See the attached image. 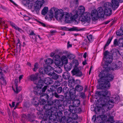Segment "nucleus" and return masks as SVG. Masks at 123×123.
<instances>
[{
    "label": "nucleus",
    "instance_id": "f257e3e1",
    "mask_svg": "<svg viewBox=\"0 0 123 123\" xmlns=\"http://www.w3.org/2000/svg\"><path fill=\"white\" fill-rule=\"evenodd\" d=\"M96 96L99 97L98 100V103L100 107H103L104 106L107 107L108 109L110 108H112L114 103V100L113 99H109V96L110 92L107 90L102 91L101 92L97 91L96 92Z\"/></svg>",
    "mask_w": 123,
    "mask_h": 123
},
{
    "label": "nucleus",
    "instance_id": "f03ea898",
    "mask_svg": "<svg viewBox=\"0 0 123 123\" xmlns=\"http://www.w3.org/2000/svg\"><path fill=\"white\" fill-rule=\"evenodd\" d=\"M98 76L100 78L97 80L99 85L97 88L100 90L109 89L110 86V81L113 80L114 78L112 74L105 71L101 72Z\"/></svg>",
    "mask_w": 123,
    "mask_h": 123
},
{
    "label": "nucleus",
    "instance_id": "7ed1b4c3",
    "mask_svg": "<svg viewBox=\"0 0 123 123\" xmlns=\"http://www.w3.org/2000/svg\"><path fill=\"white\" fill-rule=\"evenodd\" d=\"M102 10L101 8L99 7L97 9V11L95 10H92L91 14L88 12L84 13L83 15L80 17V20L81 21L84 22V24L87 23H88L87 24H88L90 21V16L93 20H97L99 17H103V12H102Z\"/></svg>",
    "mask_w": 123,
    "mask_h": 123
},
{
    "label": "nucleus",
    "instance_id": "20e7f679",
    "mask_svg": "<svg viewBox=\"0 0 123 123\" xmlns=\"http://www.w3.org/2000/svg\"><path fill=\"white\" fill-rule=\"evenodd\" d=\"M75 65L74 69L71 71L73 75H75L76 76L80 77L82 76V72L80 71L79 68L77 67L79 65L78 61L75 60Z\"/></svg>",
    "mask_w": 123,
    "mask_h": 123
},
{
    "label": "nucleus",
    "instance_id": "39448f33",
    "mask_svg": "<svg viewBox=\"0 0 123 123\" xmlns=\"http://www.w3.org/2000/svg\"><path fill=\"white\" fill-rule=\"evenodd\" d=\"M104 56L103 60L107 63H110L112 61L113 56L111 53L107 51H106L104 53Z\"/></svg>",
    "mask_w": 123,
    "mask_h": 123
},
{
    "label": "nucleus",
    "instance_id": "423d86ee",
    "mask_svg": "<svg viewBox=\"0 0 123 123\" xmlns=\"http://www.w3.org/2000/svg\"><path fill=\"white\" fill-rule=\"evenodd\" d=\"M44 2V0H37L34 5V11L38 12Z\"/></svg>",
    "mask_w": 123,
    "mask_h": 123
},
{
    "label": "nucleus",
    "instance_id": "0eeeda50",
    "mask_svg": "<svg viewBox=\"0 0 123 123\" xmlns=\"http://www.w3.org/2000/svg\"><path fill=\"white\" fill-rule=\"evenodd\" d=\"M64 15L63 11L62 9L60 10L56 8L55 11V17L57 20H61Z\"/></svg>",
    "mask_w": 123,
    "mask_h": 123
},
{
    "label": "nucleus",
    "instance_id": "6e6552de",
    "mask_svg": "<svg viewBox=\"0 0 123 123\" xmlns=\"http://www.w3.org/2000/svg\"><path fill=\"white\" fill-rule=\"evenodd\" d=\"M122 66V63L121 62L118 61L113 62L112 65V70H116L119 69Z\"/></svg>",
    "mask_w": 123,
    "mask_h": 123
},
{
    "label": "nucleus",
    "instance_id": "1a4fd4ad",
    "mask_svg": "<svg viewBox=\"0 0 123 123\" xmlns=\"http://www.w3.org/2000/svg\"><path fill=\"white\" fill-rule=\"evenodd\" d=\"M99 8H101L102 10V12H103V17L104 14L108 16H110L112 13V10L111 8L103 9L102 7H100Z\"/></svg>",
    "mask_w": 123,
    "mask_h": 123
},
{
    "label": "nucleus",
    "instance_id": "9d476101",
    "mask_svg": "<svg viewBox=\"0 0 123 123\" xmlns=\"http://www.w3.org/2000/svg\"><path fill=\"white\" fill-rule=\"evenodd\" d=\"M119 2L117 0H112L111 6L113 10H115L119 6Z\"/></svg>",
    "mask_w": 123,
    "mask_h": 123
},
{
    "label": "nucleus",
    "instance_id": "9b49d317",
    "mask_svg": "<svg viewBox=\"0 0 123 123\" xmlns=\"http://www.w3.org/2000/svg\"><path fill=\"white\" fill-rule=\"evenodd\" d=\"M56 67L54 68V71L56 73L60 74L62 72V69L61 68L62 67V63H60V65H55Z\"/></svg>",
    "mask_w": 123,
    "mask_h": 123
},
{
    "label": "nucleus",
    "instance_id": "f8f14e48",
    "mask_svg": "<svg viewBox=\"0 0 123 123\" xmlns=\"http://www.w3.org/2000/svg\"><path fill=\"white\" fill-rule=\"evenodd\" d=\"M53 59L55 61V65H60V63H62L61 61V58L60 56L58 55H55Z\"/></svg>",
    "mask_w": 123,
    "mask_h": 123
},
{
    "label": "nucleus",
    "instance_id": "ddd939ff",
    "mask_svg": "<svg viewBox=\"0 0 123 123\" xmlns=\"http://www.w3.org/2000/svg\"><path fill=\"white\" fill-rule=\"evenodd\" d=\"M45 74H47L49 76L54 72L53 68L50 66H48L45 68Z\"/></svg>",
    "mask_w": 123,
    "mask_h": 123
},
{
    "label": "nucleus",
    "instance_id": "4468645a",
    "mask_svg": "<svg viewBox=\"0 0 123 123\" xmlns=\"http://www.w3.org/2000/svg\"><path fill=\"white\" fill-rule=\"evenodd\" d=\"M56 8H52L50 10L49 12L48 13V15H47L45 17V18L47 19L49 17L51 18H53V13L54 12H55Z\"/></svg>",
    "mask_w": 123,
    "mask_h": 123
},
{
    "label": "nucleus",
    "instance_id": "2eb2a0df",
    "mask_svg": "<svg viewBox=\"0 0 123 123\" xmlns=\"http://www.w3.org/2000/svg\"><path fill=\"white\" fill-rule=\"evenodd\" d=\"M49 96L48 94L45 93H43L40 96V99L43 102H45L47 100Z\"/></svg>",
    "mask_w": 123,
    "mask_h": 123
},
{
    "label": "nucleus",
    "instance_id": "dca6fc26",
    "mask_svg": "<svg viewBox=\"0 0 123 123\" xmlns=\"http://www.w3.org/2000/svg\"><path fill=\"white\" fill-rule=\"evenodd\" d=\"M71 99L73 101L72 104L75 107H78L80 105V100L77 99H74L73 98V99L72 98H71Z\"/></svg>",
    "mask_w": 123,
    "mask_h": 123
},
{
    "label": "nucleus",
    "instance_id": "f3484780",
    "mask_svg": "<svg viewBox=\"0 0 123 123\" xmlns=\"http://www.w3.org/2000/svg\"><path fill=\"white\" fill-rule=\"evenodd\" d=\"M87 38L89 42L87 41L86 39H85L84 41L86 42L85 44L87 45H88L89 44V42H92L93 41V38L92 37V35H90L87 36L86 37Z\"/></svg>",
    "mask_w": 123,
    "mask_h": 123
},
{
    "label": "nucleus",
    "instance_id": "a211bd4d",
    "mask_svg": "<svg viewBox=\"0 0 123 123\" xmlns=\"http://www.w3.org/2000/svg\"><path fill=\"white\" fill-rule=\"evenodd\" d=\"M35 117V116L34 114H27V119L30 122H32L35 121V120L33 119Z\"/></svg>",
    "mask_w": 123,
    "mask_h": 123
},
{
    "label": "nucleus",
    "instance_id": "6ab92c4d",
    "mask_svg": "<svg viewBox=\"0 0 123 123\" xmlns=\"http://www.w3.org/2000/svg\"><path fill=\"white\" fill-rule=\"evenodd\" d=\"M43 80L41 79L39 80L37 82H34V84H36L37 87L41 89L43 85Z\"/></svg>",
    "mask_w": 123,
    "mask_h": 123
},
{
    "label": "nucleus",
    "instance_id": "aec40b11",
    "mask_svg": "<svg viewBox=\"0 0 123 123\" xmlns=\"http://www.w3.org/2000/svg\"><path fill=\"white\" fill-rule=\"evenodd\" d=\"M44 82L45 84L48 85L52 84L53 82V81L51 78L48 77L45 78Z\"/></svg>",
    "mask_w": 123,
    "mask_h": 123
},
{
    "label": "nucleus",
    "instance_id": "412c9836",
    "mask_svg": "<svg viewBox=\"0 0 123 123\" xmlns=\"http://www.w3.org/2000/svg\"><path fill=\"white\" fill-rule=\"evenodd\" d=\"M49 110V112L48 113V115H50L52 114L53 112L55 113H56L57 112V109L56 107L55 106H52L50 110Z\"/></svg>",
    "mask_w": 123,
    "mask_h": 123
},
{
    "label": "nucleus",
    "instance_id": "4be33fe9",
    "mask_svg": "<svg viewBox=\"0 0 123 123\" xmlns=\"http://www.w3.org/2000/svg\"><path fill=\"white\" fill-rule=\"evenodd\" d=\"M52 106V104H46L44 106V108L46 110V112L48 113L49 112V110L51 108Z\"/></svg>",
    "mask_w": 123,
    "mask_h": 123
},
{
    "label": "nucleus",
    "instance_id": "5701e85b",
    "mask_svg": "<svg viewBox=\"0 0 123 123\" xmlns=\"http://www.w3.org/2000/svg\"><path fill=\"white\" fill-rule=\"evenodd\" d=\"M61 61L62 63V65H63V63L66 64L68 63L67 57L64 55L62 56L61 58Z\"/></svg>",
    "mask_w": 123,
    "mask_h": 123
},
{
    "label": "nucleus",
    "instance_id": "b1692460",
    "mask_svg": "<svg viewBox=\"0 0 123 123\" xmlns=\"http://www.w3.org/2000/svg\"><path fill=\"white\" fill-rule=\"evenodd\" d=\"M38 78V75L36 74H32L30 76V79L31 81H34V83L36 82L35 81L37 80Z\"/></svg>",
    "mask_w": 123,
    "mask_h": 123
},
{
    "label": "nucleus",
    "instance_id": "393cba45",
    "mask_svg": "<svg viewBox=\"0 0 123 123\" xmlns=\"http://www.w3.org/2000/svg\"><path fill=\"white\" fill-rule=\"evenodd\" d=\"M85 8L83 6H80L78 10V12H79L80 14L82 15V16L83 15L82 14L85 11Z\"/></svg>",
    "mask_w": 123,
    "mask_h": 123
},
{
    "label": "nucleus",
    "instance_id": "a878e982",
    "mask_svg": "<svg viewBox=\"0 0 123 123\" xmlns=\"http://www.w3.org/2000/svg\"><path fill=\"white\" fill-rule=\"evenodd\" d=\"M75 89H71L69 91V93L71 97V98H72V97L73 96V98H75V93L76 92V91Z\"/></svg>",
    "mask_w": 123,
    "mask_h": 123
},
{
    "label": "nucleus",
    "instance_id": "bb28decb",
    "mask_svg": "<svg viewBox=\"0 0 123 123\" xmlns=\"http://www.w3.org/2000/svg\"><path fill=\"white\" fill-rule=\"evenodd\" d=\"M53 79L57 80L59 78V75L53 72L49 76Z\"/></svg>",
    "mask_w": 123,
    "mask_h": 123
},
{
    "label": "nucleus",
    "instance_id": "cd10ccee",
    "mask_svg": "<svg viewBox=\"0 0 123 123\" xmlns=\"http://www.w3.org/2000/svg\"><path fill=\"white\" fill-rule=\"evenodd\" d=\"M49 116V120H51L52 121H55L57 119V117L56 115L55 114H50Z\"/></svg>",
    "mask_w": 123,
    "mask_h": 123
},
{
    "label": "nucleus",
    "instance_id": "c85d7f7f",
    "mask_svg": "<svg viewBox=\"0 0 123 123\" xmlns=\"http://www.w3.org/2000/svg\"><path fill=\"white\" fill-rule=\"evenodd\" d=\"M8 68L7 67H5L4 68H3V69H1L0 68V74L2 75L3 74V73L2 71H3L4 73H6L9 72L8 70Z\"/></svg>",
    "mask_w": 123,
    "mask_h": 123
},
{
    "label": "nucleus",
    "instance_id": "c756f323",
    "mask_svg": "<svg viewBox=\"0 0 123 123\" xmlns=\"http://www.w3.org/2000/svg\"><path fill=\"white\" fill-rule=\"evenodd\" d=\"M75 90L79 92L82 91L83 89V86L80 85H76L75 87Z\"/></svg>",
    "mask_w": 123,
    "mask_h": 123
},
{
    "label": "nucleus",
    "instance_id": "7c9ffc66",
    "mask_svg": "<svg viewBox=\"0 0 123 123\" xmlns=\"http://www.w3.org/2000/svg\"><path fill=\"white\" fill-rule=\"evenodd\" d=\"M70 74L68 72H65L62 75L63 78L65 80L68 79L70 77Z\"/></svg>",
    "mask_w": 123,
    "mask_h": 123
},
{
    "label": "nucleus",
    "instance_id": "2f4dec72",
    "mask_svg": "<svg viewBox=\"0 0 123 123\" xmlns=\"http://www.w3.org/2000/svg\"><path fill=\"white\" fill-rule=\"evenodd\" d=\"M111 8V3L106 2L104 5L103 9Z\"/></svg>",
    "mask_w": 123,
    "mask_h": 123
},
{
    "label": "nucleus",
    "instance_id": "473e14b6",
    "mask_svg": "<svg viewBox=\"0 0 123 123\" xmlns=\"http://www.w3.org/2000/svg\"><path fill=\"white\" fill-rule=\"evenodd\" d=\"M103 67L105 68V69L101 71V72H103L105 71L106 72H108L111 69L110 68L108 67V64H106V63L104 65Z\"/></svg>",
    "mask_w": 123,
    "mask_h": 123
},
{
    "label": "nucleus",
    "instance_id": "72a5a7b5",
    "mask_svg": "<svg viewBox=\"0 0 123 123\" xmlns=\"http://www.w3.org/2000/svg\"><path fill=\"white\" fill-rule=\"evenodd\" d=\"M37 89L34 90V93L37 95H40L41 96L43 93H42V92H41V90L39 89V88L37 87Z\"/></svg>",
    "mask_w": 123,
    "mask_h": 123
},
{
    "label": "nucleus",
    "instance_id": "f704fd0d",
    "mask_svg": "<svg viewBox=\"0 0 123 123\" xmlns=\"http://www.w3.org/2000/svg\"><path fill=\"white\" fill-rule=\"evenodd\" d=\"M66 117L65 116L62 117L61 118H58L57 121L60 123H64L66 121Z\"/></svg>",
    "mask_w": 123,
    "mask_h": 123
},
{
    "label": "nucleus",
    "instance_id": "c9c22d12",
    "mask_svg": "<svg viewBox=\"0 0 123 123\" xmlns=\"http://www.w3.org/2000/svg\"><path fill=\"white\" fill-rule=\"evenodd\" d=\"M74 106L73 105H70L69 106V110L71 112L73 113H75V110L74 109Z\"/></svg>",
    "mask_w": 123,
    "mask_h": 123
},
{
    "label": "nucleus",
    "instance_id": "e433bc0d",
    "mask_svg": "<svg viewBox=\"0 0 123 123\" xmlns=\"http://www.w3.org/2000/svg\"><path fill=\"white\" fill-rule=\"evenodd\" d=\"M48 11V8L45 7L43 8L42 11V14L43 15H45Z\"/></svg>",
    "mask_w": 123,
    "mask_h": 123
},
{
    "label": "nucleus",
    "instance_id": "4c0bfd02",
    "mask_svg": "<svg viewBox=\"0 0 123 123\" xmlns=\"http://www.w3.org/2000/svg\"><path fill=\"white\" fill-rule=\"evenodd\" d=\"M0 79L1 80L0 82L1 85H6V81L4 77L2 76L0 78Z\"/></svg>",
    "mask_w": 123,
    "mask_h": 123
},
{
    "label": "nucleus",
    "instance_id": "58836bf2",
    "mask_svg": "<svg viewBox=\"0 0 123 123\" xmlns=\"http://www.w3.org/2000/svg\"><path fill=\"white\" fill-rule=\"evenodd\" d=\"M116 34L117 36H120L123 35V30L121 29H119L117 31Z\"/></svg>",
    "mask_w": 123,
    "mask_h": 123
},
{
    "label": "nucleus",
    "instance_id": "ea45409f",
    "mask_svg": "<svg viewBox=\"0 0 123 123\" xmlns=\"http://www.w3.org/2000/svg\"><path fill=\"white\" fill-rule=\"evenodd\" d=\"M113 37H112L108 39V41H107L106 43L105 44V46L104 47V50H105V48L106 46H107L109 45V44L111 43V40L113 38Z\"/></svg>",
    "mask_w": 123,
    "mask_h": 123
},
{
    "label": "nucleus",
    "instance_id": "a19ab883",
    "mask_svg": "<svg viewBox=\"0 0 123 123\" xmlns=\"http://www.w3.org/2000/svg\"><path fill=\"white\" fill-rule=\"evenodd\" d=\"M12 88L14 91L17 93H18L21 90V87L20 86L18 87V86H15L16 90H15L13 88V86H12Z\"/></svg>",
    "mask_w": 123,
    "mask_h": 123
},
{
    "label": "nucleus",
    "instance_id": "79ce46f5",
    "mask_svg": "<svg viewBox=\"0 0 123 123\" xmlns=\"http://www.w3.org/2000/svg\"><path fill=\"white\" fill-rule=\"evenodd\" d=\"M69 90L68 88L67 87H64L62 89V92L66 94H67L69 92Z\"/></svg>",
    "mask_w": 123,
    "mask_h": 123
},
{
    "label": "nucleus",
    "instance_id": "37998d69",
    "mask_svg": "<svg viewBox=\"0 0 123 123\" xmlns=\"http://www.w3.org/2000/svg\"><path fill=\"white\" fill-rule=\"evenodd\" d=\"M46 64L48 65H50L52 64L53 62L52 60L50 58H48L45 61Z\"/></svg>",
    "mask_w": 123,
    "mask_h": 123
},
{
    "label": "nucleus",
    "instance_id": "c03bdc74",
    "mask_svg": "<svg viewBox=\"0 0 123 123\" xmlns=\"http://www.w3.org/2000/svg\"><path fill=\"white\" fill-rule=\"evenodd\" d=\"M64 115L67 116L68 117L71 114V112L68 109H66L64 111Z\"/></svg>",
    "mask_w": 123,
    "mask_h": 123
},
{
    "label": "nucleus",
    "instance_id": "a18cd8bd",
    "mask_svg": "<svg viewBox=\"0 0 123 123\" xmlns=\"http://www.w3.org/2000/svg\"><path fill=\"white\" fill-rule=\"evenodd\" d=\"M71 103V101L68 100H65L63 102V105L65 106H67Z\"/></svg>",
    "mask_w": 123,
    "mask_h": 123
},
{
    "label": "nucleus",
    "instance_id": "49530a36",
    "mask_svg": "<svg viewBox=\"0 0 123 123\" xmlns=\"http://www.w3.org/2000/svg\"><path fill=\"white\" fill-rule=\"evenodd\" d=\"M39 68V64L37 63L36 62L35 63L34 68L32 69V70L33 71L36 72Z\"/></svg>",
    "mask_w": 123,
    "mask_h": 123
},
{
    "label": "nucleus",
    "instance_id": "de8ad7c7",
    "mask_svg": "<svg viewBox=\"0 0 123 123\" xmlns=\"http://www.w3.org/2000/svg\"><path fill=\"white\" fill-rule=\"evenodd\" d=\"M81 30V29H78L77 27H73L69 29V31H80Z\"/></svg>",
    "mask_w": 123,
    "mask_h": 123
},
{
    "label": "nucleus",
    "instance_id": "09e8293b",
    "mask_svg": "<svg viewBox=\"0 0 123 123\" xmlns=\"http://www.w3.org/2000/svg\"><path fill=\"white\" fill-rule=\"evenodd\" d=\"M49 93L51 95L52 94V96H53L54 95V96L57 98H60V95L59 96L58 93L56 92H55L54 93L53 92H49Z\"/></svg>",
    "mask_w": 123,
    "mask_h": 123
},
{
    "label": "nucleus",
    "instance_id": "8fccbe9b",
    "mask_svg": "<svg viewBox=\"0 0 123 123\" xmlns=\"http://www.w3.org/2000/svg\"><path fill=\"white\" fill-rule=\"evenodd\" d=\"M73 82H74V83L75 85H80V84L81 82L79 80H74L73 79Z\"/></svg>",
    "mask_w": 123,
    "mask_h": 123
},
{
    "label": "nucleus",
    "instance_id": "3c124183",
    "mask_svg": "<svg viewBox=\"0 0 123 123\" xmlns=\"http://www.w3.org/2000/svg\"><path fill=\"white\" fill-rule=\"evenodd\" d=\"M114 50L116 53H118L121 55H123V50H120L119 51L117 49H114Z\"/></svg>",
    "mask_w": 123,
    "mask_h": 123
},
{
    "label": "nucleus",
    "instance_id": "603ef678",
    "mask_svg": "<svg viewBox=\"0 0 123 123\" xmlns=\"http://www.w3.org/2000/svg\"><path fill=\"white\" fill-rule=\"evenodd\" d=\"M71 117L74 120H76L78 118V115L76 114L73 113Z\"/></svg>",
    "mask_w": 123,
    "mask_h": 123
},
{
    "label": "nucleus",
    "instance_id": "864d4df0",
    "mask_svg": "<svg viewBox=\"0 0 123 123\" xmlns=\"http://www.w3.org/2000/svg\"><path fill=\"white\" fill-rule=\"evenodd\" d=\"M103 115L98 116L97 117L95 118L94 122H95V120H97L98 121H99L100 119L99 118H100L101 120H102V117H103Z\"/></svg>",
    "mask_w": 123,
    "mask_h": 123
},
{
    "label": "nucleus",
    "instance_id": "5fc2aeb1",
    "mask_svg": "<svg viewBox=\"0 0 123 123\" xmlns=\"http://www.w3.org/2000/svg\"><path fill=\"white\" fill-rule=\"evenodd\" d=\"M62 92V87H59L57 89V92L58 93H60Z\"/></svg>",
    "mask_w": 123,
    "mask_h": 123
},
{
    "label": "nucleus",
    "instance_id": "6e6d98bb",
    "mask_svg": "<svg viewBox=\"0 0 123 123\" xmlns=\"http://www.w3.org/2000/svg\"><path fill=\"white\" fill-rule=\"evenodd\" d=\"M15 69L16 71H18V72H20V66L18 64H16L15 66Z\"/></svg>",
    "mask_w": 123,
    "mask_h": 123
},
{
    "label": "nucleus",
    "instance_id": "4d7b16f0",
    "mask_svg": "<svg viewBox=\"0 0 123 123\" xmlns=\"http://www.w3.org/2000/svg\"><path fill=\"white\" fill-rule=\"evenodd\" d=\"M39 72L40 73L43 74H45V68H41L39 69Z\"/></svg>",
    "mask_w": 123,
    "mask_h": 123
},
{
    "label": "nucleus",
    "instance_id": "13d9d810",
    "mask_svg": "<svg viewBox=\"0 0 123 123\" xmlns=\"http://www.w3.org/2000/svg\"><path fill=\"white\" fill-rule=\"evenodd\" d=\"M114 44L115 46H117L118 45H120V43H119V40L118 41L117 40V39H115L114 42Z\"/></svg>",
    "mask_w": 123,
    "mask_h": 123
},
{
    "label": "nucleus",
    "instance_id": "bf43d9fd",
    "mask_svg": "<svg viewBox=\"0 0 123 123\" xmlns=\"http://www.w3.org/2000/svg\"><path fill=\"white\" fill-rule=\"evenodd\" d=\"M80 96L83 99L85 98V95L84 92H81L80 93Z\"/></svg>",
    "mask_w": 123,
    "mask_h": 123
},
{
    "label": "nucleus",
    "instance_id": "052dcab7",
    "mask_svg": "<svg viewBox=\"0 0 123 123\" xmlns=\"http://www.w3.org/2000/svg\"><path fill=\"white\" fill-rule=\"evenodd\" d=\"M67 57L69 59H73L74 57V55L71 54L68 55Z\"/></svg>",
    "mask_w": 123,
    "mask_h": 123
},
{
    "label": "nucleus",
    "instance_id": "680f3d73",
    "mask_svg": "<svg viewBox=\"0 0 123 123\" xmlns=\"http://www.w3.org/2000/svg\"><path fill=\"white\" fill-rule=\"evenodd\" d=\"M119 42L120 43V46L123 47V38H122L119 40Z\"/></svg>",
    "mask_w": 123,
    "mask_h": 123
},
{
    "label": "nucleus",
    "instance_id": "e2e57ef3",
    "mask_svg": "<svg viewBox=\"0 0 123 123\" xmlns=\"http://www.w3.org/2000/svg\"><path fill=\"white\" fill-rule=\"evenodd\" d=\"M73 119L72 118L70 117H69L67 121V123H73Z\"/></svg>",
    "mask_w": 123,
    "mask_h": 123
},
{
    "label": "nucleus",
    "instance_id": "0e129e2a",
    "mask_svg": "<svg viewBox=\"0 0 123 123\" xmlns=\"http://www.w3.org/2000/svg\"><path fill=\"white\" fill-rule=\"evenodd\" d=\"M57 116L59 117L58 118H60L62 116V113L61 111H60L57 112Z\"/></svg>",
    "mask_w": 123,
    "mask_h": 123
},
{
    "label": "nucleus",
    "instance_id": "69168bd1",
    "mask_svg": "<svg viewBox=\"0 0 123 123\" xmlns=\"http://www.w3.org/2000/svg\"><path fill=\"white\" fill-rule=\"evenodd\" d=\"M77 15H75L73 16L72 17H70V18H71V19L72 20H75L76 19L77 17Z\"/></svg>",
    "mask_w": 123,
    "mask_h": 123
},
{
    "label": "nucleus",
    "instance_id": "338daca9",
    "mask_svg": "<svg viewBox=\"0 0 123 123\" xmlns=\"http://www.w3.org/2000/svg\"><path fill=\"white\" fill-rule=\"evenodd\" d=\"M29 35H31V36H34L35 37V38L36 40L37 36L34 33V32L33 31H31V32L29 34Z\"/></svg>",
    "mask_w": 123,
    "mask_h": 123
},
{
    "label": "nucleus",
    "instance_id": "774afa93",
    "mask_svg": "<svg viewBox=\"0 0 123 123\" xmlns=\"http://www.w3.org/2000/svg\"><path fill=\"white\" fill-rule=\"evenodd\" d=\"M68 13H66L65 14V20H68L69 18H70V16L68 15Z\"/></svg>",
    "mask_w": 123,
    "mask_h": 123
}]
</instances>
